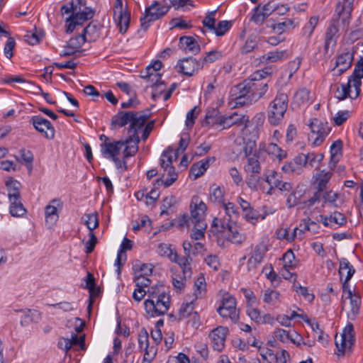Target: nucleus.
Instances as JSON below:
<instances>
[{"label": "nucleus", "mask_w": 363, "mask_h": 363, "mask_svg": "<svg viewBox=\"0 0 363 363\" xmlns=\"http://www.w3.org/2000/svg\"><path fill=\"white\" fill-rule=\"evenodd\" d=\"M310 128L312 135H315L313 145L314 146L320 145L330 133L331 128L328 125L327 121H322L318 118H313L310 123ZM313 135H311L312 137Z\"/></svg>", "instance_id": "11"}, {"label": "nucleus", "mask_w": 363, "mask_h": 363, "mask_svg": "<svg viewBox=\"0 0 363 363\" xmlns=\"http://www.w3.org/2000/svg\"><path fill=\"white\" fill-rule=\"evenodd\" d=\"M353 60L354 52L346 49L337 55L335 67L331 71L335 72V75L341 76L352 67Z\"/></svg>", "instance_id": "10"}, {"label": "nucleus", "mask_w": 363, "mask_h": 363, "mask_svg": "<svg viewBox=\"0 0 363 363\" xmlns=\"http://www.w3.org/2000/svg\"><path fill=\"white\" fill-rule=\"evenodd\" d=\"M133 116V111H119L117 114L114 115L111 119V128H114L116 126L123 127L130 123V118Z\"/></svg>", "instance_id": "24"}, {"label": "nucleus", "mask_w": 363, "mask_h": 363, "mask_svg": "<svg viewBox=\"0 0 363 363\" xmlns=\"http://www.w3.org/2000/svg\"><path fill=\"white\" fill-rule=\"evenodd\" d=\"M177 66L179 67V72L191 77L195 72L203 68V62H201V60L197 61L195 58L189 57L180 60L177 63Z\"/></svg>", "instance_id": "15"}, {"label": "nucleus", "mask_w": 363, "mask_h": 363, "mask_svg": "<svg viewBox=\"0 0 363 363\" xmlns=\"http://www.w3.org/2000/svg\"><path fill=\"white\" fill-rule=\"evenodd\" d=\"M62 208V203L59 199H53L45 208L46 225L51 228L59 219V211Z\"/></svg>", "instance_id": "13"}, {"label": "nucleus", "mask_w": 363, "mask_h": 363, "mask_svg": "<svg viewBox=\"0 0 363 363\" xmlns=\"http://www.w3.org/2000/svg\"><path fill=\"white\" fill-rule=\"evenodd\" d=\"M245 80L242 83L233 86L230 89V99L235 102V106H243L252 104L254 101L251 100V94L247 86L245 87Z\"/></svg>", "instance_id": "9"}, {"label": "nucleus", "mask_w": 363, "mask_h": 363, "mask_svg": "<svg viewBox=\"0 0 363 363\" xmlns=\"http://www.w3.org/2000/svg\"><path fill=\"white\" fill-rule=\"evenodd\" d=\"M264 181L268 183L270 186L267 194H272V191L274 188L279 187L280 183L282 181V175L281 173H278L275 171L270 170L268 172V174H264Z\"/></svg>", "instance_id": "26"}, {"label": "nucleus", "mask_w": 363, "mask_h": 363, "mask_svg": "<svg viewBox=\"0 0 363 363\" xmlns=\"http://www.w3.org/2000/svg\"><path fill=\"white\" fill-rule=\"evenodd\" d=\"M116 11H113V18L117 26L119 28V32L124 34L127 32L130 21V13L128 10L124 11H119V14L116 16Z\"/></svg>", "instance_id": "19"}, {"label": "nucleus", "mask_w": 363, "mask_h": 363, "mask_svg": "<svg viewBox=\"0 0 363 363\" xmlns=\"http://www.w3.org/2000/svg\"><path fill=\"white\" fill-rule=\"evenodd\" d=\"M84 224L86 225L87 228L90 230L89 232H92L93 230L99 226V220L97 218V214L91 213L85 215Z\"/></svg>", "instance_id": "47"}, {"label": "nucleus", "mask_w": 363, "mask_h": 363, "mask_svg": "<svg viewBox=\"0 0 363 363\" xmlns=\"http://www.w3.org/2000/svg\"><path fill=\"white\" fill-rule=\"evenodd\" d=\"M171 260L177 264H178L181 268L182 269L183 274L184 275V278H190L191 276V262H186V257L184 256L182 257H179L178 254L174 252L171 257Z\"/></svg>", "instance_id": "29"}, {"label": "nucleus", "mask_w": 363, "mask_h": 363, "mask_svg": "<svg viewBox=\"0 0 363 363\" xmlns=\"http://www.w3.org/2000/svg\"><path fill=\"white\" fill-rule=\"evenodd\" d=\"M179 44L184 50H188L194 54L200 52V45L197 41L191 36H182L179 38Z\"/></svg>", "instance_id": "28"}, {"label": "nucleus", "mask_w": 363, "mask_h": 363, "mask_svg": "<svg viewBox=\"0 0 363 363\" xmlns=\"http://www.w3.org/2000/svg\"><path fill=\"white\" fill-rule=\"evenodd\" d=\"M222 53L221 52L218 50H211L206 53V57H204L201 60V62H207V63H212L215 62L216 60L220 59L222 57Z\"/></svg>", "instance_id": "56"}, {"label": "nucleus", "mask_w": 363, "mask_h": 363, "mask_svg": "<svg viewBox=\"0 0 363 363\" xmlns=\"http://www.w3.org/2000/svg\"><path fill=\"white\" fill-rule=\"evenodd\" d=\"M169 23L171 25L170 29L175 28H179L181 29H189L192 27L190 23H187L186 21L181 18H174L171 20Z\"/></svg>", "instance_id": "52"}, {"label": "nucleus", "mask_w": 363, "mask_h": 363, "mask_svg": "<svg viewBox=\"0 0 363 363\" xmlns=\"http://www.w3.org/2000/svg\"><path fill=\"white\" fill-rule=\"evenodd\" d=\"M267 250V245L264 242H259L255 247L252 255L257 257L259 260H263Z\"/></svg>", "instance_id": "55"}, {"label": "nucleus", "mask_w": 363, "mask_h": 363, "mask_svg": "<svg viewBox=\"0 0 363 363\" xmlns=\"http://www.w3.org/2000/svg\"><path fill=\"white\" fill-rule=\"evenodd\" d=\"M89 240L85 243L86 254L91 253L95 248L96 244L97 243V238L93 232H89Z\"/></svg>", "instance_id": "61"}, {"label": "nucleus", "mask_w": 363, "mask_h": 363, "mask_svg": "<svg viewBox=\"0 0 363 363\" xmlns=\"http://www.w3.org/2000/svg\"><path fill=\"white\" fill-rule=\"evenodd\" d=\"M345 269H347V275L346 276L345 281L342 284V290L344 293H347L348 294V291H351V289H350V285L347 282L352 277L353 274L355 272V269L346 258H342L340 260L339 268V274L340 276V279H342V276L344 275Z\"/></svg>", "instance_id": "17"}, {"label": "nucleus", "mask_w": 363, "mask_h": 363, "mask_svg": "<svg viewBox=\"0 0 363 363\" xmlns=\"http://www.w3.org/2000/svg\"><path fill=\"white\" fill-rule=\"evenodd\" d=\"M11 205L9 212L13 217H21L26 213V209L24 208L21 199H9Z\"/></svg>", "instance_id": "32"}, {"label": "nucleus", "mask_w": 363, "mask_h": 363, "mask_svg": "<svg viewBox=\"0 0 363 363\" xmlns=\"http://www.w3.org/2000/svg\"><path fill=\"white\" fill-rule=\"evenodd\" d=\"M353 78L361 79L363 78V57H361L355 65L353 74L350 76Z\"/></svg>", "instance_id": "64"}, {"label": "nucleus", "mask_w": 363, "mask_h": 363, "mask_svg": "<svg viewBox=\"0 0 363 363\" xmlns=\"http://www.w3.org/2000/svg\"><path fill=\"white\" fill-rule=\"evenodd\" d=\"M228 333V328L219 326L212 330L213 349L219 352L224 348V343Z\"/></svg>", "instance_id": "18"}, {"label": "nucleus", "mask_w": 363, "mask_h": 363, "mask_svg": "<svg viewBox=\"0 0 363 363\" xmlns=\"http://www.w3.org/2000/svg\"><path fill=\"white\" fill-rule=\"evenodd\" d=\"M223 118V116L220 114L217 108H208L206 111L204 123L206 125H214L217 124L222 125Z\"/></svg>", "instance_id": "27"}, {"label": "nucleus", "mask_w": 363, "mask_h": 363, "mask_svg": "<svg viewBox=\"0 0 363 363\" xmlns=\"http://www.w3.org/2000/svg\"><path fill=\"white\" fill-rule=\"evenodd\" d=\"M29 123L45 138L52 140L55 138V128L48 119L41 116H33L30 118Z\"/></svg>", "instance_id": "12"}, {"label": "nucleus", "mask_w": 363, "mask_h": 363, "mask_svg": "<svg viewBox=\"0 0 363 363\" xmlns=\"http://www.w3.org/2000/svg\"><path fill=\"white\" fill-rule=\"evenodd\" d=\"M84 280L86 282L84 288L89 289V291L91 295L96 289V281L94 275L89 272H87L86 277L84 279Z\"/></svg>", "instance_id": "58"}, {"label": "nucleus", "mask_w": 363, "mask_h": 363, "mask_svg": "<svg viewBox=\"0 0 363 363\" xmlns=\"http://www.w3.org/2000/svg\"><path fill=\"white\" fill-rule=\"evenodd\" d=\"M138 345L140 350H144L145 347H148L149 336L147 330L143 328L138 336Z\"/></svg>", "instance_id": "60"}, {"label": "nucleus", "mask_w": 363, "mask_h": 363, "mask_svg": "<svg viewBox=\"0 0 363 363\" xmlns=\"http://www.w3.org/2000/svg\"><path fill=\"white\" fill-rule=\"evenodd\" d=\"M225 211V217L226 218H230V220H232L233 218H238L239 217V211L238 208L235 206V203L232 202H228V203H223L221 206Z\"/></svg>", "instance_id": "40"}, {"label": "nucleus", "mask_w": 363, "mask_h": 363, "mask_svg": "<svg viewBox=\"0 0 363 363\" xmlns=\"http://www.w3.org/2000/svg\"><path fill=\"white\" fill-rule=\"evenodd\" d=\"M338 32V28L334 25L331 24L327 28L325 33V41L332 43V46H335L337 42L336 34Z\"/></svg>", "instance_id": "45"}, {"label": "nucleus", "mask_w": 363, "mask_h": 363, "mask_svg": "<svg viewBox=\"0 0 363 363\" xmlns=\"http://www.w3.org/2000/svg\"><path fill=\"white\" fill-rule=\"evenodd\" d=\"M100 29V24L96 21H92L83 29L82 33L88 42L95 41L99 37Z\"/></svg>", "instance_id": "22"}, {"label": "nucleus", "mask_w": 363, "mask_h": 363, "mask_svg": "<svg viewBox=\"0 0 363 363\" xmlns=\"http://www.w3.org/2000/svg\"><path fill=\"white\" fill-rule=\"evenodd\" d=\"M267 18V16L264 13L259 4L253 9V14L250 20L257 25H262Z\"/></svg>", "instance_id": "44"}, {"label": "nucleus", "mask_w": 363, "mask_h": 363, "mask_svg": "<svg viewBox=\"0 0 363 363\" xmlns=\"http://www.w3.org/2000/svg\"><path fill=\"white\" fill-rule=\"evenodd\" d=\"M247 121V120L245 119L244 116L234 113L228 116H223L222 125L223 126V128H230L233 125H244V127L245 128Z\"/></svg>", "instance_id": "25"}, {"label": "nucleus", "mask_w": 363, "mask_h": 363, "mask_svg": "<svg viewBox=\"0 0 363 363\" xmlns=\"http://www.w3.org/2000/svg\"><path fill=\"white\" fill-rule=\"evenodd\" d=\"M210 200L213 202L218 203L220 205H223V196L224 191L223 190L218 186L216 184H213L210 187Z\"/></svg>", "instance_id": "34"}, {"label": "nucleus", "mask_w": 363, "mask_h": 363, "mask_svg": "<svg viewBox=\"0 0 363 363\" xmlns=\"http://www.w3.org/2000/svg\"><path fill=\"white\" fill-rule=\"evenodd\" d=\"M94 13L90 7H85L83 11L79 7L77 11L66 18V33H72L77 26H82L84 22L91 19Z\"/></svg>", "instance_id": "6"}, {"label": "nucleus", "mask_w": 363, "mask_h": 363, "mask_svg": "<svg viewBox=\"0 0 363 363\" xmlns=\"http://www.w3.org/2000/svg\"><path fill=\"white\" fill-rule=\"evenodd\" d=\"M294 21L291 19L286 20L284 22H281L272 26V28L278 33L281 34L284 32L287 28L291 26H293Z\"/></svg>", "instance_id": "57"}, {"label": "nucleus", "mask_w": 363, "mask_h": 363, "mask_svg": "<svg viewBox=\"0 0 363 363\" xmlns=\"http://www.w3.org/2000/svg\"><path fill=\"white\" fill-rule=\"evenodd\" d=\"M217 312L223 318H229L237 323L239 320V310L236 308V300L233 296L223 297L221 305L217 308Z\"/></svg>", "instance_id": "8"}, {"label": "nucleus", "mask_w": 363, "mask_h": 363, "mask_svg": "<svg viewBox=\"0 0 363 363\" xmlns=\"http://www.w3.org/2000/svg\"><path fill=\"white\" fill-rule=\"evenodd\" d=\"M304 194V191L297 187L293 191L286 199L288 208H291L301 203V199Z\"/></svg>", "instance_id": "35"}, {"label": "nucleus", "mask_w": 363, "mask_h": 363, "mask_svg": "<svg viewBox=\"0 0 363 363\" xmlns=\"http://www.w3.org/2000/svg\"><path fill=\"white\" fill-rule=\"evenodd\" d=\"M165 84L163 81L160 80L158 82V85L156 86L154 84L153 91L152 93V99L154 101H156L157 99H159L162 94L164 91Z\"/></svg>", "instance_id": "62"}, {"label": "nucleus", "mask_w": 363, "mask_h": 363, "mask_svg": "<svg viewBox=\"0 0 363 363\" xmlns=\"http://www.w3.org/2000/svg\"><path fill=\"white\" fill-rule=\"evenodd\" d=\"M231 26V21H219L217 25H216L215 28L213 29V31L217 36H222L230 29Z\"/></svg>", "instance_id": "43"}, {"label": "nucleus", "mask_w": 363, "mask_h": 363, "mask_svg": "<svg viewBox=\"0 0 363 363\" xmlns=\"http://www.w3.org/2000/svg\"><path fill=\"white\" fill-rule=\"evenodd\" d=\"M123 146H125L123 151L124 158L134 156L138 151V145L133 143L132 137H128L125 140H113L108 143H101L100 145L101 152L104 157L112 159L119 155Z\"/></svg>", "instance_id": "1"}, {"label": "nucleus", "mask_w": 363, "mask_h": 363, "mask_svg": "<svg viewBox=\"0 0 363 363\" xmlns=\"http://www.w3.org/2000/svg\"><path fill=\"white\" fill-rule=\"evenodd\" d=\"M354 332L352 323H348L344 328L340 337L335 336V346L340 352L338 355H344L347 348L350 350L354 342Z\"/></svg>", "instance_id": "7"}, {"label": "nucleus", "mask_w": 363, "mask_h": 363, "mask_svg": "<svg viewBox=\"0 0 363 363\" xmlns=\"http://www.w3.org/2000/svg\"><path fill=\"white\" fill-rule=\"evenodd\" d=\"M6 185L8 189H10L11 191H16V194H14V193L8 194V196H9V199H12V198H13L15 199H21V193L19 191V189L21 186L20 182H18L16 180L10 179L6 182Z\"/></svg>", "instance_id": "38"}, {"label": "nucleus", "mask_w": 363, "mask_h": 363, "mask_svg": "<svg viewBox=\"0 0 363 363\" xmlns=\"http://www.w3.org/2000/svg\"><path fill=\"white\" fill-rule=\"evenodd\" d=\"M133 269L135 270V275L149 276L152 272L153 267L151 264H140L139 262L133 265Z\"/></svg>", "instance_id": "41"}, {"label": "nucleus", "mask_w": 363, "mask_h": 363, "mask_svg": "<svg viewBox=\"0 0 363 363\" xmlns=\"http://www.w3.org/2000/svg\"><path fill=\"white\" fill-rule=\"evenodd\" d=\"M288 96L283 92H278L275 99L270 103L267 110L269 122L278 125L283 119L288 108Z\"/></svg>", "instance_id": "3"}, {"label": "nucleus", "mask_w": 363, "mask_h": 363, "mask_svg": "<svg viewBox=\"0 0 363 363\" xmlns=\"http://www.w3.org/2000/svg\"><path fill=\"white\" fill-rule=\"evenodd\" d=\"M257 46V36L251 35L247 38L245 45L242 48V53L247 54L252 51Z\"/></svg>", "instance_id": "54"}, {"label": "nucleus", "mask_w": 363, "mask_h": 363, "mask_svg": "<svg viewBox=\"0 0 363 363\" xmlns=\"http://www.w3.org/2000/svg\"><path fill=\"white\" fill-rule=\"evenodd\" d=\"M160 165L162 168L164 169V172H167L168 178L164 180V186L169 187L174 182H175L178 178V174L176 172L175 167H168L167 166H164V160L161 159L160 160Z\"/></svg>", "instance_id": "33"}, {"label": "nucleus", "mask_w": 363, "mask_h": 363, "mask_svg": "<svg viewBox=\"0 0 363 363\" xmlns=\"http://www.w3.org/2000/svg\"><path fill=\"white\" fill-rule=\"evenodd\" d=\"M15 45L16 42L14 39L12 37H9L7 40L6 43L5 44L4 49V54L7 58L11 59L13 57V50L15 48Z\"/></svg>", "instance_id": "59"}, {"label": "nucleus", "mask_w": 363, "mask_h": 363, "mask_svg": "<svg viewBox=\"0 0 363 363\" xmlns=\"http://www.w3.org/2000/svg\"><path fill=\"white\" fill-rule=\"evenodd\" d=\"M284 268H292L294 267L295 255L291 250H289L282 256Z\"/></svg>", "instance_id": "51"}, {"label": "nucleus", "mask_w": 363, "mask_h": 363, "mask_svg": "<svg viewBox=\"0 0 363 363\" xmlns=\"http://www.w3.org/2000/svg\"><path fill=\"white\" fill-rule=\"evenodd\" d=\"M16 313H22L23 316L21 320L22 326H27L32 322H38L40 319V313L36 310L29 308L15 309Z\"/></svg>", "instance_id": "20"}, {"label": "nucleus", "mask_w": 363, "mask_h": 363, "mask_svg": "<svg viewBox=\"0 0 363 363\" xmlns=\"http://www.w3.org/2000/svg\"><path fill=\"white\" fill-rule=\"evenodd\" d=\"M171 9V5H169L167 0H163L162 2L155 1L152 4L147 7L145 13L140 17V27L141 29L145 32L150 26V23L159 20L163 17Z\"/></svg>", "instance_id": "2"}, {"label": "nucleus", "mask_w": 363, "mask_h": 363, "mask_svg": "<svg viewBox=\"0 0 363 363\" xmlns=\"http://www.w3.org/2000/svg\"><path fill=\"white\" fill-rule=\"evenodd\" d=\"M329 220L339 225H343L346 223V217L341 213L335 211L333 214L330 215Z\"/></svg>", "instance_id": "63"}, {"label": "nucleus", "mask_w": 363, "mask_h": 363, "mask_svg": "<svg viewBox=\"0 0 363 363\" xmlns=\"http://www.w3.org/2000/svg\"><path fill=\"white\" fill-rule=\"evenodd\" d=\"M248 88L250 94H251V100L256 102L262 98L268 89V84L264 82H257V83L251 82L250 80H245L244 88Z\"/></svg>", "instance_id": "16"}, {"label": "nucleus", "mask_w": 363, "mask_h": 363, "mask_svg": "<svg viewBox=\"0 0 363 363\" xmlns=\"http://www.w3.org/2000/svg\"><path fill=\"white\" fill-rule=\"evenodd\" d=\"M347 298L350 299L351 311L350 318L353 320L359 312L361 298L357 294H353L352 291H348Z\"/></svg>", "instance_id": "30"}, {"label": "nucleus", "mask_w": 363, "mask_h": 363, "mask_svg": "<svg viewBox=\"0 0 363 363\" xmlns=\"http://www.w3.org/2000/svg\"><path fill=\"white\" fill-rule=\"evenodd\" d=\"M351 86H352V84H351V79H348V82L347 84L344 85L342 84V89H340L339 88H337V91H336V98L339 100V101H342L345 99H347V97H350L351 99H354L352 96L350 95V89H351Z\"/></svg>", "instance_id": "39"}, {"label": "nucleus", "mask_w": 363, "mask_h": 363, "mask_svg": "<svg viewBox=\"0 0 363 363\" xmlns=\"http://www.w3.org/2000/svg\"><path fill=\"white\" fill-rule=\"evenodd\" d=\"M163 287V285H155L150 287L147 291H146V294H148L147 299L156 300L162 296V294H165L164 291L162 290Z\"/></svg>", "instance_id": "49"}, {"label": "nucleus", "mask_w": 363, "mask_h": 363, "mask_svg": "<svg viewBox=\"0 0 363 363\" xmlns=\"http://www.w3.org/2000/svg\"><path fill=\"white\" fill-rule=\"evenodd\" d=\"M134 282L135 283L137 288L140 289H144V288L149 286V285L151 284L150 279H148L147 276H143L141 274L135 276Z\"/></svg>", "instance_id": "53"}, {"label": "nucleus", "mask_w": 363, "mask_h": 363, "mask_svg": "<svg viewBox=\"0 0 363 363\" xmlns=\"http://www.w3.org/2000/svg\"><path fill=\"white\" fill-rule=\"evenodd\" d=\"M170 296L162 294V296L156 300L146 299L144 302L146 313L151 317L164 315L169 308Z\"/></svg>", "instance_id": "5"}, {"label": "nucleus", "mask_w": 363, "mask_h": 363, "mask_svg": "<svg viewBox=\"0 0 363 363\" xmlns=\"http://www.w3.org/2000/svg\"><path fill=\"white\" fill-rule=\"evenodd\" d=\"M354 0H342L339 1L335 9L337 14L342 17L343 20L349 18L353 9V2Z\"/></svg>", "instance_id": "23"}, {"label": "nucleus", "mask_w": 363, "mask_h": 363, "mask_svg": "<svg viewBox=\"0 0 363 363\" xmlns=\"http://www.w3.org/2000/svg\"><path fill=\"white\" fill-rule=\"evenodd\" d=\"M247 164L245 166L246 172H251L252 174H259L261 172V167L258 158L255 155H253L251 157H248Z\"/></svg>", "instance_id": "36"}, {"label": "nucleus", "mask_w": 363, "mask_h": 363, "mask_svg": "<svg viewBox=\"0 0 363 363\" xmlns=\"http://www.w3.org/2000/svg\"><path fill=\"white\" fill-rule=\"evenodd\" d=\"M211 228L218 232L228 231V240L233 244H241L245 239V236L240 233L235 221L230 220V218L220 219L215 218L212 222Z\"/></svg>", "instance_id": "4"}, {"label": "nucleus", "mask_w": 363, "mask_h": 363, "mask_svg": "<svg viewBox=\"0 0 363 363\" xmlns=\"http://www.w3.org/2000/svg\"><path fill=\"white\" fill-rule=\"evenodd\" d=\"M133 116L130 118V126L128 128V133H132L129 137H132L133 143L138 145L140 143V138L138 135V131L144 126L145 122L147 120V116L145 115H141L139 112L133 111Z\"/></svg>", "instance_id": "14"}, {"label": "nucleus", "mask_w": 363, "mask_h": 363, "mask_svg": "<svg viewBox=\"0 0 363 363\" xmlns=\"http://www.w3.org/2000/svg\"><path fill=\"white\" fill-rule=\"evenodd\" d=\"M206 209V205L203 201H200L199 204L196 203L194 208L191 211V223L194 225L205 223L204 216Z\"/></svg>", "instance_id": "21"}, {"label": "nucleus", "mask_w": 363, "mask_h": 363, "mask_svg": "<svg viewBox=\"0 0 363 363\" xmlns=\"http://www.w3.org/2000/svg\"><path fill=\"white\" fill-rule=\"evenodd\" d=\"M285 53L286 52L284 50L269 52L266 55H263L262 58L267 62H274L281 60L284 57Z\"/></svg>", "instance_id": "50"}, {"label": "nucleus", "mask_w": 363, "mask_h": 363, "mask_svg": "<svg viewBox=\"0 0 363 363\" xmlns=\"http://www.w3.org/2000/svg\"><path fill=\"white\" fill-rule=\"evenodd\" d=\"M243 218L249 223L255 224L259 219V212L254 209L252 206L247 208V211L242 212Z\"/></svg>", "instance_id": "46"}, {"label": "nucleus", "mask_w": 363, "mask_h": 363, "mask_svg": "<svg viewBox=\"0 0 363 363\" xmlns=\"http://www.w3.org/2000/svg\"><path fill=\"white\" fill-rule=\"evenodd\" d=\"M193 302L182 303L179 310L178 320H181L187 317H190L193 314Z\"/></svg>", "instance_id": "42"}, {"label": "nucleus", "mask_w": 363, "mask_h": 363, "mask_svg": "<svg viewBox=\"0 0 363 363\" xmlns=\"http://www.w3.org/2000/svg\"><path fill=\"white\" fill-rule=\"evenodd\" d=\"M86 42H87V38H85L84 35L80 33L78 35L69 39V40L67 43V48L71 50H78Z\"/></svg>", "instance_id": "37"}, {"label": "nucleus", "mask_w": 363, "mask_h": 363, "mask_svg": "<svg viewBox=\"0 0 363 363\" xmlns=\"http://www.w3.org/2000/svg\"><path fill=\"white\" fill-rule=\"evenodd\" d=\"M206 223H200V224L194 225V228L191 234L193 240H198L204 237V230L206 228Z\"/></svg>", "instance_id": "48"}, {"label": "nucleus", "mask_w": 363, "mask_h": 363, "mask_svg": "<svg viewBox=\"0 0 363 363\" xmlns=\"http://www.w3.org/2000/svg\"><path fill=\"white\" fill-rule=\"evenodd\" d=\"M342 142L340 140H335L330 147V165L335 167L342 155Z\"/></svg>", "instance_id": "31"}]
</instances>
